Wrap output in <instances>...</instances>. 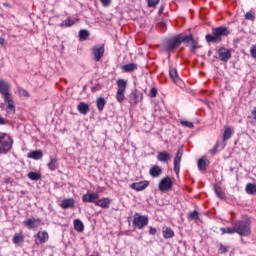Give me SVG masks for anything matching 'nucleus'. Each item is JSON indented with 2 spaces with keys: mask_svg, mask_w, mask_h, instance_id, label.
<instances>
[{
  "mask_svg": "<svg viewBox=\"0 0 256 256\" xmlns=\"http://www.w3.org/2000/svg\"><path fill=\"white\" fill-rule=\"evenodd\" d=\"M182 43L186 45V47H191V53H195L197 49H199V42L195 40L193 37V34L184 35V34H178L176 36H173L169 39H167L164 42V49L167 51V53H173L179 47Z\"/></svg>",
  "mask_w": 256,
  "mask_h": 256,
  "instance_id": "1",
  "label": "nucleus"
},
{
  "mask_svg": "<svg viewBox=\"0 0 256 256\" xmlns=\"http://www.w3.org/2000/svg\"><path fill=\"white\" fill-rule=\"evenodd\" d=\"M231 35V30L225 26H219L212 28V34H207L205 40L208 43H221L223 37H229Z\"/></svg>",
  "mask_w": 256,
  "mask_h": 256,
  "instance_id": "2",
  "label": "nucleus"
},
{
  "mask_svg": "<svg viewBox=\"0 0 256 256\" xmlns=\"http://www.w3.org/2000/svg\"><path fill=\"white\" fill-rule=\"evenodd\" d=\"M13 149V138L7 133L0 132V153L7 155Z\"/></svg>",
  "mask_w": 256,
  "mask_h": 256,
  "instance_id": "3",
  "label": "nucleus"
},
{
  "mask_svg": "<svg viewBox=\"0 0 256 256\" xmlns=\"http://www.w3.org/2000/svg\"><path fill=\"white\" fill-rule=\"evenodd\" d=\"M236 233L243 237H249L251 235V224L245 220H240L234 224Z\"/></svg>",
  "mask_w": 256,
  "mask_h": 256,
  "instance_id": "4",
  "label": "nucleus"
},
{
  "mask_svg": "<svg viewBox=\"0 0 256 256\" xmlns=\"http://www.w3.org/2000/svg\"><path fill=\"white\" fill-rule=\"evenodd\" d=\"M132 225L134 229H143L149 225V216L135 213L133 217Z\"/></svg>",
  "mask_w": 256,
  "mask_h": 256,
  "instance_id": "5",
  "label": "nucleus"
},
{
  "mask_svg": "<svg viewBox=\"0 0 256 256\" xmlns=\"http://www.w3.org/2000/svg\"><path fill=\"white\" fill-rule=\"evenodd\" d=\"M117 93H116V99L118 103H123L125 101V91L127 90V81L123 79L117 80Z\"/></svg>",
  "mask_w": 256,
  "mask_h": 256,
  "instance_id": "6",
  "label": "nucleus"
},
{
  "mask_svg": "<svg viewBox=\"0 0 256 256\" xmlns=\"http://www.w3.org/2000/svg\"><path fill=\"white\" fill-rule=\"evenodd\" d=\"M91 53L94 56V61L99 62L105 55V44H97L91 48Z\"/></svg>",
  "mask_w": 256,
  "mask_h": 256,
  "instance_id": "7",
  "label": "nucleus"
},
{
  "mask_svg": "<svg viewBox=\"0 0 256 256\" xmlns=\"http://www.w3.org/2000/svg\"><path fill=\"white\" fill-rule=\"evenodd\" d=\"M158 189L162 193H165V191H171L173 189V180H171V177L166 176L162 178L158 184Z\"/></svg>",
  "mask_w": 256,
  "mask_h": 256,
  "instance_id": "8",
  "label": "nucleus"
},
{
  "mask_svg": "<svg viewBox=\"0 0 256 256\" xmlns=\"http://www.w3.org/2000/svg\"><path fill=\"white\" fill-rule=\"evenodd\" d=\"M214 59H219V61L227 63V61L231 59V50L225 47H220L217 50V56H214Z\"/></svg>",
  "mask_w": 256,
  "mask_h": 256,
  "instance_id": "9",
  "label": "nucleus"
},
{
  "mask_svg": "<svg viewBox=\"0 0 256 256\" xmlns=\"http://www.w3.org/2000/svg\"><path fill=\"white\" fill-rule=\"evenodd\" d=\"M181 157H183V146L178 149L174 158V172L176 175H179V171H181Z\"/></svg>",
  "mask_w": 256,
  "mask_h": 256,
  "instance_id": "10",
  "label": "nucleus"
},
{
  "mask_svg": "<svg viewBox=\"0 0 256 256\" xmlns=\"http://www.w3.org/2000/svg\"><path fill=\"white\" fill-rule=\"evenodd\" d=\"M11 85H9V82L5 80H0V93L3 95V99H6L7 97H11Z\"/></svg>",
  "mask_w": 256,
  "mask_h": 256,
  "instance_id": "11",
  "label": "nucleus"
},
{
  "mask_svg": "<svg viewBox=\"0 0 256 256\" xmlns=\"http://www.w3.org/2000/svg\"><path fill=\"white\" fill-rule=\"evenodd\" d=\"M97 199H99L98 193H86L82 196L83 203H94L96 205Z\"/></svg>",
  "mask_w": 256,
  "mask_h": 256,
  "instance_id": "12",
  "label": "nucleus"
},
{
  "mask_svg": "<svg viewBox=\"0 0 256 256\" xmlns=\"http://www.w3.org/2000/svg\"><path fill=\"white\" fill-rule=\"evenodd\" d=\"M131 189H134V191H145L147 187H149V181L144 180L140 182H134L130 185Z\"/></svg>",
  "mask_w": 256,
  "mask_h": 256,
  "instance_id": "13",
  "label": "nucleus"
},
{
  "mask_svg": "<svg viewBox=\"0 0 256 256\" xmlns=\"http://www.w3.org/2000/svg\"><path fill=\"white\" fill-rule=\"evenodd\" d=\"M3 100L7 103V113H15V101H13V97L8 96L7 98H3Z\"/></svg>",
  "mask_w": 256,
  "mask_h": 256,
  "instance_id": "14",
  "label": "nucleus"
},
{
  "mask_svg": "<svg viewBox=\"0 0 256 256\" xmlns=\"http://www.w3.org/2000/svg\"><path fill=\"white\" fill-rule=\"evenodd\" d=\"M28 159H34V161H39L43 159V150H33L27 154Z\"/></svg>",
  "mask_w": 256,
  "mask_h": 256,
  "instance_id": "15",
  "label": "nucleus"
},
{
  "mask_svg": "<svg viewBox=\"0 0 256 256\" xmlns=\"http://www.w3.org/2000/svg\"><path fill=\"white\" fill-rule=\"evenodd\" d=\"M60 207L62 209H73L75 207V199L74 198H66L61 201Z\"/></svg>",
  "mask_w": 256,
  "mask_h": 256,
  "instance_id": "16",
  "label": "nucleus"
},
{
  "mask_svg": "<svg viewBox=\"0 0 256 256\" xmlns=\"http://www.w3.org/2000/svg\"><path fill=\"white\" fill-rule=\"evenodd\" d=\"M97 207H102V209H109L111 207V200L109 198L97 199L96 204Z\"/></svg>",
  "mask_w": 256,
  "mask_h": 256,
  "instance_id": "17",
  "label": "nucleus"
},
{
  "mask_svg": "<svg viewBox=\"0 0 256 256\" xmlns=\"http://www.w3.org/2000/svg\"><path fill=\"white\" fill-rule=\"evenodd\" d=\"M36 223H41L40 218H30L26 221H24V227H27V229H35V227H38Z\"/></svg>",
  "mask_w": 256,
  "mask_h": 256,
  "instance_id": "18",
  "label": "nucleus"
},
{
  "mask_svg": "<svg viewBox=\"0 0 256 256\" xmlns=\"http://www.w3.org/2000/svg\"><path fill=\"white\" fill-rule=\"evenodd\" d=\"M170 159L171 154L167 151H162L157 154V160L160 161V163H169Z\"/></svg>",
  "mask_w": 256,
  "mask_h": 256,
  "instance_id": "19",
  "label": "nucleus"
},
{
  "mask_svg": "<svg viewBox=\"0 0 256 256\" xmlns=\"http://www.w3.org/2000/svg\"><path fill=\"white\" fill-rule=\"evenodd\" d=\"M130 98L135 104H137L139 103V101H143V93H141L137 89H134L130 94Z\"/></svg>",
  "mask_w": 256,
  "mask_h": 256,
  "instance_id": "20",
  "label": "nucleus"
},
{
  "mask_svg": "<svg viewBox=\"0 0 256 256\" xmlns=\"http://www.w3.org/2000/svg\"><path fill=\"white\" fill-rule=\"evenodd\" d=\"M163 173V169L159 165H154L149 170L150 177L157 178Z\"/></svg>",
  "mask_w": 256,
  "mask_h": 256,
  "instance_id": "21",
  "label": "nucleus"
},
{
  "mask_svg": "<svg viewBox=\"0 0 256 256\" xmlns=\"http://www.w3.org/2000/svg\"><path fill=\"white\" fill-rule=\"evenodd\" d=\"M77 110L79 111V113H81V115H87V113L91 111V108H89V104L85 102H80L77 106Z\"/></svg>",
  "mask_w": 256,
  "mask_h": 256,
  "instance_id": "22",
  "label": "nucleus"
},
{
  "mask_svg": "<svg viewBox=\"0 0 256 256\" xmlns=\"http://www.w3.org/2000/svg\"><path fill=\"white\" fill-rule=\"evenodd\" d=\"M169 75L170 79L174 81L175 83H179L181 81V78L179 77V74L177 73V69L170 66L169 68Z\"/></svg>",
  "mask_w": 256,
  "mask_h": 256,
  "instance_id": "23",
  "label": "nucleus"
},
{
  "mask_svg": "<svg viewBox=\"0 0 256 256\" xmlns=\"http://www.w3.org/2000/svg\"><path fill=\"white\" fill-rule=\"evenodd\" d=\"M36 237L39 239V243H47L49 241V233L47 231H39L36 235Z\"/></svg>",
  "mask_w": 256,
  "mask_h": 256,
  "instance_id": "24",
  "label": "nucleus"
},
{
  "mask_svg": "<svg viewBox=\"0 0 256 256\" xmlns=\"http://www.w3.org/2000/svg\"><path fill=\"white\" fill-rule=\"evenodd\" d=\"M73 225L75 231H77L78 233H83V231H85V225L80 219H75Z\"/></svg>",
  "mask_w": 256,
  "mask_h": 256,
  "instance_id": "25",
  "label": "nucleus"
},
{
  "mask_svg": "<svg viewBox=\"0 0 256 256\" xmlns=\"http://www.w3.org/2000/svg\"><path fill=\"white\" fill-rule=\"evenodd\" d=\"M14 245H21L25 243V236L23 233H16L12 239Z\"/></svg>",
  "mask_w": 256,
  "mask_h": 256,
  "instance_id": "26",
  "label": "nucleus"
},
{
  "mask_svg": "<svg viewBox=\"0 0 256 256\" xmlns=\"http://www.w3.org/2000/svg\"><path fill=\"white\" fill-rule=\"evenodd\" d=\"M122 70L124 73H133V71H137V64L129 63L122 66Z\"/></svg>",
  "mask_w": 256,
  "mask_h": 256,
  "instance_id": "27",
  "label": "nucleus"
},
{
  "mask_svg": "<svg viewBox=\"0 0 256 256\" xmlns=\"http://www.w3.org/2000/svg\"><path fill=\"white\" fill-rule=\"evenodd\" d=\"M105 105H107V100H105V98L99 97L96 99V107L98 111H103V109H105Z\"/></svg>",
  "mask_w": 256,
  "mask_h": 256,
  "instance_id": "28",
  "label": "nucleus"
},
{
  "mask_svg": "<svg viewBox=\"0 0 256 256\" xmlns=\"http://www.w3.org/2000/svg\"><path fill=\"white\" fill-rule=\"evenodd\" d=\"M48 168L50 169V171H55L59 169V161L57 160V158L50 157Z\"/></svg>",
  "mask_w": 256,
  "mask_h": 256,
  "instance_id": "29",
  "label": "nucleus"
},
{
  "mask_svg": "<svg viewBox=\"0 0 256 256\" xmlns=\"http://www.w3.org/2000/svg\"><path fill=\"white\" fill-rule=\"evenodd\" d=\"M162 233L164 239H172V237H175V232L173 229H171V227H167Z\"/></svg>",
  "mask_w": 256,
  "mask_h": 256,
  "instance_id": "30",
  "label": "nucleus"
},
{
  "mask_svg": "<svg viewBox=\"0 0 256 256\" xmlns=\"http://www.w3.org/2000/svg\"><path fill=\"white\" fill-rule=\"evenodd\" d=\"M245 191H246V193H248V195H255V193H256V184L248 183L246 185Z\"/></svg>",
  "mask_w": 256,
  "mask_h": 256,
  "instance_id": "31",
  "label": "nucleus"
},
{
  "mask_svg": "<svg viewBox=\"0 0 256 256\" xmlns=\"http://www.w3.org/2000/svg\"><path fill=\"white\" fill-rule=\"evenodd\" d=\"M89 30L87 29H82L79 31V39L80 41H87V39H89Z\"/></svg>",
  "mask_w": 256,
  "mask_h": 256,
  "instance_id": "32",
  "label": "nucleus"
},
{
  "mask_svg": "<svg viewBox=\"0 0 256 256\" xmlns=\"http://www.w3.org/2000/svg\"><path fill=\"white\" fill-rule=\"evenodd\" d=\"M27 177L31 181H39L41 179V173L31 171L28 173Z\"/></svg>",
  "mask_w": 256,
  "mask_h": 256,
  "instance_id": "33",
  "label": "nucleus"
},
{
  "mask_svg": "<svg viewBox=\"0 0 256 256\" xmlns=\"http://www.w3.org/2000/svg\"><path fill=\"white\" fill-rule=\"evenodd\" d=\"M188 219L189 221H199V212L197 210H193L188 213Z\"/></svg>",
  "mask_w": 256,
  "mask_h": 256,
  "instance_id": "34",
  "label": "nucleus"
},
{
  "mask_svg": "<svg viewBox=\"0 0 256 256\" xmlns=\"http://www.w3.org/2000/svg\"><path fill=\"white\" fill-rule=\"evenodd\" d=\"M231 135H233V130L231 127H226L223 133V141H228V139H231Z\"/></svg>",
  "mask_w": 256,
  "mask_h": 256,
  "instance_id": "35",
  "label": "nucleus"
},
{
  "mask_svg": "<svg viewBox=\"0 0 256 256\" xmlns=\"http://www.w3.org/2000/svg\"><path fill=\"white\" fill-rule=\"evenodd\" d=\"M73 25H75V20L71 19V17H67V19L60 24V27H73Z\"/></svg>",
  "mask_w": 256,
  "mask_h": 256,
  "instance_id": "36",
  "label": "nucleus"
},
{
  "mask_svg": "<svg viewBox=\"0 0 256 256\" xmlns=\"http://www.w3.org/2000/svg\"><path fill=\"white\" fill-rule=\"evenodd\" d=\"M220 231H221L222 235H225V233H228V235H233V233H236L235 225L233 226V228H231V227L220 228Z\"/></svg>",
  "mask_w": 256,
  "mask_h": 256,
  "instance_id": "37",
  "label": "nucleus"
},
{
  "mask_svg": "<svg viewBox=\"0 0 256 256\" xmlns=\"http://www.w3.org/2000/svg\"><path fill=\"white\" fill-rule=\"evenodd\" d=\"M156 27L157 29H160V31H167V20L163 19L162 21L158 22Z\"/></svg>",
  "mask_w": 256,
  "mask_h": 256,
  "instance_id": "38",
  "label": "nucleus"
},
{
  "mask_svg": "<svg viewBox=\"0 0 256 256\" xmlns=\"http://www.w3.org/2000/svg\"><path fill=\"white\" fill-rule=\"evenodd\" d=\"M198 169L199 171H205V169H207V162L205 161V159L200 158L198 160Z\"/></svg>",
  "mask_w": 256,
  "mask_h": 256,
  "instance_id": "39",
  "label": "nucleus"
},
{
  "mask_svg": "<svg viewBox=\"0 0 256 256\" xmlns=\"http://www.w3.org/2000/svg\"><path fill=\"white\" fill-rule=\"evenodd\" d=\"M180 125H182L183 127H187L188 129H195V124L187 120H180Z\"/></svg>",
  "mask_w": 256,
  "mask_h": 256,
  "instance_id": "40",
  "label": "nucleus"
},
{
  "mask_svg": "<svg viewBox=\"0 0 256 256\" xmlns=\"http://www.w3.org/2000/svg\"><path fill=\"white\" fill-rule=\"evenodd\" d=\"M148 7H157L161 0H146Z\"/></svg>",
  "mask_w": 256,
  "mask_h": 256,
  "instance_id": "41",
  "label": "nucleus"
},
{
  "mask_svg": "<svg viewBox=\"0 0 256 256\" xmlns=\"http://www.w3.org/2000/svg\"><path fill=\"white\" fill-rule=\"evenodd\" d=\"M18 93L19 95H21L22 97H31V95L29 94V92L27 90H25L24 88H19L18 89Z\"/></svg>",
  "mask_w": 256,
  "mask_h": 256,
  "instance_id": "42",
  "label": "nucleus"
},
{
  "mask_svg": "<svg viewBox=\"0 0 256 256\" xmlns=\"http://www.w3.org/2000/svg\"><path fill=\"white\" fill-rule=\"evenodd\" d=\"M244 17L247 21H255V14L251 12H247Z\"/></svg>",
  "mask_w": 256,
  "mask_h": 256,
  "instance_id": "43",
  "label": "nucleus"
},
{
  "mask_svg": "<svg viewBox=\"0 0 256 256\" xmlns=\"http://www.w3.org/2000/svg\"><path fill=\"white\" fill-rule=\"evenodd\" d=\"M214 192L215 195L218 197V199H223V194H221V191H219V187L217 185H214Z\"/></svg>",
  "mask_w": 256,
  "mask_h": 256,
  "instance_id": "44",
  "label": "nucleus"
},
{
  "mask_svg": "<svg viewBox=\"0 0 256 256\" xmlns=\"http://www.w3.org/2000/svg\"><path fill=\"white\" fill-rule=\"evenodd\" d=\"M218 251L221 255H225V253H227L229 250L223 244H220Z\"/></svg>",
  "mask_w": 256,
  "mask_h": 256,
  "instance_id": "45",
  "label": "nucleus"
},
{
  "mask_svg": "<svg viewBox=\"0 0 256 256\" xmlns=\"http://www.w3.org/2000/svg\"><path fill=\"white\" fill-rule=\"evenodd\" d=\"M149 97H152V98L157 97V88H151L150 89Z\"/></svg>",
  "mask_w": 256,
  "mask_h": 256,
  "instance_id": "46",
  "label": "nucleus"
},
{
  "mask_svg": "<svg viewBox=\"0 0 256 256\" xmlns=\"http://www.w3.org/2000/svg\"><path fill=\"white\" fill-rule=\"evenodd\" d=\"M250 53H251V57H253V59H256V45L251 47Z\"/></svg>",
  "mask_w": 256,
  "mask_h": 256,
  "instance_id": "47",
  "label": "nucleus"
},
{
  "mask_svg": "<svg viewBox=\"0 0 256 256\" xmlns=\"http://www.w3.org/2000/svg\"><path fill=\"white\" fill-rule=\"evenodd\" d=\"M217 149H219V143H216V145L210 150L211 155H215L217 153Z\"/></svg>",
  "mask_w": 256,
  "mask_h": 256,
  "instance_id": "48",
  "label": "nucleus"
},
{
  "mask_svg": "<svg viewBox=\"0 0 256 256\" xmlns=\"http://www.w3.org/2000/svg\"><path fill=\"white\" fill-rule=\"evenodd\" d=\"M100 2L104 7H109V5H111V0H100Z\"/></svg>",
  "mask_w": 256,
  "mask_h": 256,
  "instance_id": "49",
  "label": "nucleus"
},
{
  "mask_svg": "<svg viewBox=\"0 0 256 256\" xmlns=\"http://www.w3.org/2000/svg\"><path fill=\"white\" fill-rule=\"evenodd\" d=\"M149 235H157V229L150 226Z\"/></svg>",
  "mask_w": 256,
  "mask_h": 256,
  "instance_id": "50",
  "label": "nucleus"
},
{
  "mask_svg": "<svg viewBox=\"0 0 256 256\" xmlns=\"http://www.w3.org/2000/svg\"><path fill=\"white\" fill-rule=\"evenodd\" d=\"M163 11H165V5L160 6L158 15H161V13H163Z\"/></svg>",
  "mask_w": 256,
  "mask_h": 256,
  "instance_id": "51",
  "label": "nucleus"
},
{
  "mask_svg": "<svg viewBox=\"0 0 256 256\" xmlns=\"http://www.w3.org/2000/svg\"><path fill=\"white\" fill-rule=\"evenodd\" d=\"M0 125H7V121L0 116Z\"/></svg>",
  "mask_w": 256,
  "mask_h": 256,
  "instance_id": "52",
  "label": "nucleus"
},
{
  "mask_svg": "<svg viewBox=\"0 0 256 256\" xmlns=\"http://www.w3.org/2000/svg\"><path fill=\"white\" fill-rule=\"evenodd\" d=\"M0 45H5V38L0 37Z\"/></svg>",
  "mask_w": 256,
  "mask_h": 256,
  "instance_id": "53",
  "label": "nucleus"
},
{
  "mask_svg": "<svg viewBox=\"0 0 256 256\" xmlns=\"http://www.w3.org/2000/svg\"><path fill=\"white\" fill-rule=\"evenodd\" d=\"M101 88H92L91 91L92 93H97V91H100Z\"/></svg>",
  "mask_w": 256,
  "mask_h": 256,
  "instance_id": "54",
  "label": "nucleus"
},
{
  "mask_svg": "<svg viewBox=\"0 0 256 256\" xmlns=\"http://www.w3.org/2000/svg\"><path fill=\"white\" fill-rule=\"evenodd\" d=\"M212 53H213V52H212L211 50H209V51H208V57H211Z\"/></svg>",
  "mask_w": 256,
  "mask_h": 256,
  "instance_id": "55",
  "label": "nucleus"
}]
</instances>
